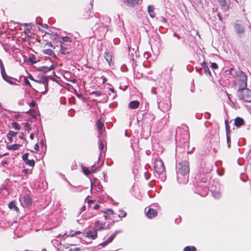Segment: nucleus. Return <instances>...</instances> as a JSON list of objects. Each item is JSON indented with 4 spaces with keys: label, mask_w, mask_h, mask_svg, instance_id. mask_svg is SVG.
I'll use <instances>...</instances> for the list:
<instances>
[{
    "label": "nucleus",
    "mask_w": 251,
    "mask_h": 251,
    "mask_svg": "<svg viewBox=\"0 0 251 251\" xmlns=\"http://www.w3.org/2000/svg\"><path fill=\"white\" fill-rule=\"evenodd\" d=\"M188 163L187 161L181 162L178 164V179L184 183L188 181Z\"/></svg>",
    "instance_id": "nucleus-1"
},
{
    "label": "nucleus",
    "mask_w": 251,
    "mask_h": 251,
    "mask_svg": "<svg viewBox=\"0 0 251 251\" xmlns=\"http://www.w3.org/2000/svg\"><path fill=\"white\" fill-rule=\"evenodd\" d=\"M28 78H29L31 80H32L33 81H35V79L34 78V77L30 74H29V75L28 76Z\"/></svg>",
    "instance_id": "nucleus-46"
},
{
    "label": "nucleus",
    "mask_w": 251,
    "mask_h": 251,
    "mask_svg": "<svg viewBox=\"0 0 251 251\" xmlns=\"http://www.w3.org/2000/svg\"><path fill=\"white\" fill-rule=\"evenodd\" d=\"M154 168L156 172L159 174H162L165 170L164 164L161 159H156L155 160Z\"/></svg>",
    "instance_id": "nucleus-7"
},
{
    "label": "nucleus",
    "mask_w": 251,
    "mask_h": 251,
    "mask_svg": "<svg viewBox=\"0 0 251 251\" xmlns=\"http://www.w3.org/2000/svg\"><path fill=\"white\" fill-rule=\"evenodd\" d=\"M217 15H218V17L219 20L220 21H222L223 19H222V17L221 14L219 13H218Z\"/></svg>",
    "instance_id": "nucleus-52"
},
{
    "label": "nucleus",
    "mask_w": 251,
    "mask_h": 251,
    "mask_svg": "<svg viewBox=\"0 0 251 251\" xmlns=\"http://www.w3.org/2000/svg\"><path fill=\"white\" fill-rule=\"evenodd\" d=\"M100 207V205L99 204H96L94 207V209H96V210H97V209H99Z\"/></svg>",
    "instance_id": "nucleus-48"
},
{
    "label": "nucleus",
    "mask_w": 251,
    "mask_h": 251,
    "mask_svg": "<svg viewBox=\"0 0 251 251\" xmlns=\"http://www.w3.org/2000/svg\"><path fill=\"white\" fill-rule=\"evenodd\" d=\"M71 45L65 43H60V51L61 54H67L70 52Z\"/></svg>",
    "instance_id": "nucleus-9"
},
{
    "label": "nucleus",
    "mask_w": 251,
    "mask_h": 251,
    "mask_svg": "<svg viewBox=\"0 0 251 251\" xmlns=\"http://www.w3.org/2000/svg\"><path fill=\"white\" fill-rule=\"evenodd\" d=\"M29 61L32 63H36L37 62L38 60L36 59V58L35 57V56L34 55H32V56L30 57L29 58Z\"/></svg>",
    "instance_id": "nucleus-33"
},
{
    "label": "nucleus",
    "mask_w": 251,
    "mask_h": 251,
    "mask_svg": "<svg viewBox=\"0 0 251 251\" xmlns=\"http://www.w3.org/2000/svg\"><path fill=\"white\" fill-rule=\"evenodd\" d=\"M205 73L207 75L208 74L209 75H211V73L209 69L207 67H204L203 68Z\"/></svg>",
    "instance_id": "nucleus-36"
},
{
    "label": "nucleus",
    "mask_w": 251,
    "mask_h": 251,
    "mask_svg": "<svg viewBox=\"0 0 251 251\" xmlns=\"http://www.w3.org/2000/svg\"><path fill=\"white\" fill-rule=\"evenodd\" d=\"M226 140H227V146L228 148H230V138L229 133H227V134H226Z\"/></svg>",
    "instance_id": "nucleus-34"
},
{
    "label": "nucleus",
    "mask_w": 251,
    "mask_h": 251,
    "mask_svg": "<svg viewBox=\"0 0 251 251\" xmlns=\"http://www.w3.org/2000/svg\"><path fill=\"white\" fill-rule=\"evenodd\" d=\"M28 153H25V154H24L22 156V158H23V160L25 162H26L27 160H28Z\"/></svg>",
    "instance_id": "nucleus-35"
},
{
    "label": "nucleus",
    "mask_w": 251,
    "mask_h": 251,
    "mask_svg": "<svg viewBox=\"0 0 251 251\" xmlns=\"http://www.w3.org/2000/svg\"><path fill=\"white\" fill-rule=\"evenodd\" d=\"M43 52L44 54H48L49 55L52 56L54 58H56V54L54 53L53 50L51 49H46L43 50Z\"/></svg>",
    "instance_id": "nucleus-22"
},
{
    "label": "nucleus",
    "mask_w": 251,
    "mask_h": 251,
    "mask_svg": "<svg viewBox=\"0 0 251 251\" xmlns=\"http://www.w3.org/2000/svg\"><path fill=\"white\" fill-rule=\"evenodd\" d=\"M246 24L242 21L236 20L233 24V27L236 34L239 37L244 36L246 32Z\"/></svg>",
    "instance_id": "nucleus-2"
},
{
    "label": "nucleus",
    "mask_w": 251,
    "mask_h": 251,
    "mask_svg": "<svg viewBox=\"0 0 251 251\" xmlns=\"http://www.w3.org/2000/svg\"><path fill=\"white\" fill-rule=\"evenodd\" d=\"M54 68H55V67L53 65H51L50 67L42 66L41 68L40 71H42L45 73H46V72H48L51 70H54Z\"/></svg>",
    "instance_id": "nucleus-23"
},
{
    "label": "nucleus",
    "mask_w": 251,
    "mask_h": 251,
    "mask_svg": "<svg viewBox=\"0 0 251 251\" xmlns=\"http://www.w3.org/2000/svg\"><path fill=\"white\" fill-rule=\"evenodd\" d=\"M105 220H111L113 222L118 221L117 212L111 209H107L102 212Z\"/></svg>",
    "instance_id": "nucleus-5"
},
{
    "label": "nucleus",
    "mask_w": 251,
    "mask_h": 251,
    "mask_svg": "<svg viewBox=\"0 0 251 251\" xmlns=\"http://www.w3.org/2000/svg\"><path fill=\"white\" fill-rule=\"evenodd\" d=\"M37 83H38V85H42L44 83H48V80L46 76H43L39 80H36L35 79V81H34Z\"/></svg>",
    "instance_id": "nucleus-25"
},
{
    "label": "nucleus",
    "mask_w": 251,
    "mask_h": 251,
    "mask_svg": "<svg viewBox=\"0 0 251 251\" xmlns=\"http://www.w3.org/2000/svg\"><path fill=\"white\" fill-rule=\"evenodd\" d=\"M189 251H196V249L194 246H189Z\"/></svg>",
    "instance_id": "nucleus-45"
},
{
    "label": "nucleus",
    "mask_w": 251,
    "mask_h": 251,
    "mask_svg": "<svg viewBox=\"0 0 251 251\" xmlns=\"http://www.w3.org/2000/svg\"><path fill=\"white\" fill-rule=\"evenodd\" d=\"M105 59L108 62L109 65H111V64L112 62V53L110 52H107L104 53V56Z\"/></svg>",
    "instance_id": "nucleus-21"
},
{
    "label": "nucleus",
    "mask_w": 251,
    "mask_h": 251,
    "mask_svg": "<svg viewBox=\"0 0 251 251\" xmlns=\"http://www.w3.org/2000/svg\"><path fill=\"white\" fill-rule=\"evenodd\" d=\"M119 231H116L114 232V233H113L105 241L100 243V245L102 247H105L107 246L109 243H111L114 239L115 238V237L117 235V234L119 233Z\"/></svg>",
    "instance_id": "nucleus-11"
},
{
    "label": "nucleus",
    "mask_w": 251,
    "mask_h": 251,
    "mask_svg": "<svg viewBox=\"0 0 251 251\" xmlns=\"http://www.w3.org/2000/svg\"><path fill=\"white\" fill-rule=\"evenodd\" d=\"M92 94L95 95L96 96H100L101 95V93L99 91H93Z\"/></svg>",
    "instance_id": "nucleus-42"
},
{
    "label": "nucleus",
    "mask_w": 251,
    "mask_h": 251,
    "mask_svg": "<svg viewBox=\"0 0 251 251\" xmlns=\"http://www.w3.org/2000/svg\"><path fill=\"white\" fill-rule=\"evenodd\" d=\"M12 126L15 129L20 130L21 126L19 124L16 122H12L11 123Z\"/></svg>",
    "instance_id": "nucleus-31"
},
{
    "label": "nucleus",
    "mask_w": 251,
    "mask_h": 251,
    "mask_svg": "<svg viewBox=\"0 0 251 251\" xmlns=\"http://www.w3.org/2000/svg\"><path fill=\"white\" fill-rule=\"evenodd\" d=\"M225 125H226V133H229V126L227 123V121L226 120L225 121Z\"/></svg>",
    "instance_id": "nucleus-39"
},
{
    "label": "nucleus",
    "mask_w": 251,
    "mask_h": 251,
    "mask_svg": "<svg viewBox=\"0 0 251 251\" xmlns=\"http://www.w3.org/2000/svg\"><path fill=\"white\" fill-rule=\"evenodd\" d=\"M8 153H5L3 155H0V157H1V156H4V155H7Z\"/></svg>",
    "instance_id": "nucleus-63"
},
{
    "label": "nucleus",
    "mask_w": 251,
    "mask_h": 251,
    "mask_svg": "<svg viewBox=\"0 0 251 251\" xmlns=\"http://www.w3.org/2000/svg\"><path fill=\"white\" fill-rule=\"evenodd\" d=\"M19 137L20 139L25 140V139L24 137V134L22 132H21L19 135Z\"/></svg>",
    "instance_id": "nucleus-44"
},
{
    "label": "nucleus",
    "mask_w": 251,
    "mask_h": 251,
    "mask_svg": "<svg viewBox=\"0 0 251 251\" xmlns=\"http://www.w3.org/2000/svg\"><path fill=\"white\" fill-rule=\"evenodd\" d=\"M88 203H92V202H93V201L92 200H88Z\"/></svg>",
    "instance_id": "nucleus-62"
},
{
    "label": "nucleus",
    "mask_w": 251,
    "mask_h": 251,
    "mask_svg": "<svg viewBox=\"0 0 251 251\" xmlns=\"http://www.w3.org/2000/svg\"><path fill=\"white\" fill-rule=\"evenodd\" d=\"M116 212L118 219H119V218L125 217L126 216V213L123 210H118Z\"/></svg>",
    "instance_id": "nucleus-27"
},
{
    "label": "nucleus",
    "mask_w": 251,
    "mask_h": 251,
    "mask_svg": "<svg viewBox=\"0 0 251 251\" xmlns=\"http://www.w3.org/2000/svg\"><path fill=\"white\" fill-rule=\"evenodd\" d=\"M147 216L149 218H152L157 216V212L156 210L153 209V208H149L147 213Z\"/></svg>",
    "instance_id": "nucleus-14"
},
{
    "label": "nucleus",
    "mask_w": 251,
    "mask_h": 251,
    "mask_svg": "<svg viewBox=\"0 0 251 251\" xmlns=\"http://www.w3.org/2000/svg\"><path fill=\"white\" fill-rule=\"evenodd\" d=\"M237 95L240 100L245 102L251 101V91L245 88H239Z\"/></svg>",
    "instance_id": "nucleus-3"
},
{
    "label": "nucleus",
    "mask_w": 251,
    "mask_h": 251,
    "mask_svg": "<svg viewBox=\"0 0 251 251\" xmlns=\"http://www.w3.org/2000/svg\"><path fill=\"white\" fill-rule=\"evenodd\" d=\"M7 139H8L10 143H12L13 142V138L12 136L9 135V134H7L6 135Z\"/></svg>",
    "instance_id": "nucleus-43"
},
{
    "label": "nucleus",
    "mask_w": 251,
    "mask_h": 251,
    "mask_svg": "<svg viewBox=\"0 0 251 251\" xmlns=\"http://www.w3.org/2000/svg\"><path fill=\"white\" fill-rule=\"evenodd\" d=\"M81 233V232L80 231H76L75 232L74 234H72V236H74L75 235H78Z\"/></svg>",
    "instance_id": "nucleus-54"
},
{
    "label": "nucleus",
    "mask_w": 251,
    "mask_h": 251,
    "mask_svg": "<svg viewBox=\"0 0 251 251\" xmlns=\"http://www.w3.org/2000/svg\"><path fill=\"white\" fill-rule=\"evenodd\" d=\"M140 0H125V2L130 6H134L139 4Z\"/></svg>",
    "instance_id": "nucleus-26"
},
{
    "label": "nucleus",
    "mask_w": 251,
    "mask_h": 251,
    "mask_svg": "<svg viewBox=\"0 0 251 251\" xmlns=\"http://www.w3.org/2000/svg\"><path fill=\"white\" fill-rule=\"evenodd\" d=\"M184 251H188V246H186V247L184 249Z\"/></svg>",
    "instance_id": "nucleus-58"
},
{
    "label": "nucleus",
    "mask_w": 251,
    "mask_h": 251,
    "mask_svg": "<svg viewBox=\"0 0 251 251\" xmlns=\"http://www.w3.org/2000/svg\"><path fill=\"white\" fill-rule=\"evenodd\" d=\"M148 12L151 17L153 18L156 16V14L154 12V7L153 6L149 5L148 7Z\"/></svg>",
    "instance_id": "nucleus-18"
},
{
    "label": "nucleus",
    "mask_w": 251,
    "mask_h": 251,
    "mask_svg": "<svg viewBox=\"0 0 251 251\" xmlns=\"http://www.w3.org/2000/svg\"><path fill=\"white\" fill-rule=\"evenodd\" d=\"M2 163L3 164V165L7 164V162L6 161H2Z\"/></svg>",
    "instance_id": "nucleus-60"
},
{
    "label": "nucleus",
    "mask_w": 251,
    "mask_h": 251,
    "mask_svg": "<svg viewBox=\"0 0 251 251\" xmlns=\"http://www.w3.org/2000/svg\"><path fill=\"white\" fill-rule=\"evenodd\" d=\"M237 83L239 88L247 87V78L245 74L242 71H239L237 74Z\"/></svg>",
    "instance_id": "nucleus-6"
},
{
    "label": "nucleus",
    "mask_w": 251,
    "mask_h": 251,
    "mask_svg": "<svg viewBox=\"0 0 251 251\" xmlns=\"http://www.w3.org/2000/svg\"><path fill=\"white\" fill-rule=\"evenodd\" d=\"M106 78H104L103 79V83H105L106 82Z\"/></svg>",
    "instance_id": "nucleus-64"
},
{
    "label": "nucleus",
    "mask_w": 251,
    "mask_h": 251,
    "mask_svg": "<svg viewBox=\"0 0 251 251\" xmlns=\"http://www.w3.org/2000/svg\"><path fill=\"white\" fill-rule=\"evenodd\" d=\"M140 104V102L138 100L131 101L129 103V107L130 109H134L137 108Z\"/></svg>",
    "instance_id": "nucleus-17"
},
{
    "label": "nucleus",
    "mask_w": 251,
    "mask_h": 251,
    "mask_svg": "<svg viewBox=\"0 0 251 251\" xmlns=\"http://www.w3.org/2000/svg\"><path fill=\"white\" fill-rule=\"evenodd\" d=\"M23 172L25 174V175H27L28 174V170L26 169H25L24 170H23Z\"/></svg>",
    "instance_id": "nucleus-55"
},
{
    "label": "nucleus",
    "mask_w": 251,
    "mask_h": 251,
    "mask_svg": "<svg viewBox=\"0 0 251 251\" xmlns=\"http://www.w3.org/2000/svg\"><path fill=\"white\" fill-rule=\"evenodd\" d=\"M0 72H1V76L4 80H5L8 83H9V84H10L11 85H16V83H15L14 82L11 80V79L12 78L10 76L7 75L5 70L4 65H1Z\"/></svg>",
    "instance_id": "nucleus-8"
},
{
    "label": "nucleus",
    "mask_w": 251,
    "mask_h": 251,
    "mask_svg": "<svg viewBox=\"0 0 251 251\" xmlns=\"http://www.w3.org/2000/svg\"><path fill=\"white\" fill-rule=\"evenodd\" d=\"M223 11H226L230 5V0H218Z\"/></svg>",
    "instance_id": "nucleus-10"
},
{
    "label": "nucleus",
    "mask_w": 251,
    "mask_h": 251,
    "mask_svg": "<svg viewBox=\"0 0 251 251\" xmlns=\"http://www.w3.org/2000/svg\"><path fill=\"white\" fill-rule=\"evenodd\" d=\"M47 83H44L42 85H35V87L36 89V91L40 93H45L47 91Z\"/></svg>",
    "instance_id": "nucleus-13"
},
{
    "label": "nucleus",
    "mask_w": 251,
    "mask_h": 251,
    "mask_svg": "<svg viewBox=\"0 0 251 251\" xmlns=\"http://www.w3.org/2000/svg\"><path fill=\"white\" fill-rule=\"evenodd\" d=\"M104 229V227H100L99 228V229L100 230H101V229ZM98 229H95L93 231H89L87 232V236L89 237V238H92V239H96L97 236H98Z\"/></svg>",
    "instance_id": "nucleus-12"
},
{
    "label": "nucleus",
    "mask_w": 251,
    "mask_h": 251,
    "mask_svg": "<svg viewBox=\"0 0 251 251\" xmlns=\"http://www.w3.org/2000/svg\"><path fill=\"white\" fill-rule=\"evenodd\" d=\"M72 42V39L68 37V36H63V37H62L61 38V40L60 41V43H61V42H63V43H65V42H68V43H71Z\"/></svg>",
    "instance_id": "nucleus-28"
},
{
    "label": "nucleus",
    "mask_w": 251,
    "mask_h": 251,
    "mask_svg": "<svg viewBox=\"0 0 251 251\" xmlns=\"http://www.w3.org/2000/svg\"><path fill=\"white\" fill-rule=\"evenodd\" d=\"M97 128L100 135L102 134V130L104 127V124L101 122V119H99L96 122Z\"/></svg>",
    "instance_id": "nucleus-15"
},
{
    "label": "nucleus",
    "mask_w": 251,
    "mask_h": 251,
    "mask_svg": "<svg viewBox=\"0 0 251 251\" xmlns=\"http://www.w3.org/2000/svg\"><path fill=\"white\" fill-rule=\"evenodd\" d=\"M25 204L27 206H30L32 203V200L29 195H26L23 197Z\"/></svg>",
    "instance_id": "nucleus-16"
},
{
    "label": "nucleus",
    "mask_w": 251,
    "mask_h": 251,
    "mask_svg": "<svg viewBox=\"0 0 251 251\" xmlns=\"http://www.w3.org/2000/svg\"><path fill=\"white\" fill-rule=\"evenodd\" d=\"M29 137H30V139L33 140L34 139V134L33 133H31L30 134V136Z\"/></svg>",
    "instance_id": "nucleus-53"
},
{
    "label": "nucleus",
    "mask_w": 251,
    "mask_h": 251,
    "mask_svg": "<svg viewBox=\"0 0 251 251\" xmlns=\"http://www.w3.org/2000/svg\"><path fill=\"white\" fill-rule=\"evenodd\" d=\"M83 172L86 175H89L91 174V171L87 168L85 167L82 168Z\"/></svg>",
    "instance_id": "nucleus-32"
},
{
    "label": "nucleus",
    "mask_w": 251,
    "mask_h": 251,
    "mask_svg": "<svg viewBox=\"0 0 251 251\" xmlns=\"http://www.w3.org/2000/svg\"><path fill=\"white\" fill-rule=\"evenodd\" d=\"M86 209V206L85 205H83L81 208V211H84V210H85Z\"/></svg>",
    "instance_id": "nucleus-56"
},
{
    "label": "nucleus",
    "mask_w": 251,
    "mask_h": 251,
    "mask_svg": "<svg viewBox=\"0 0 251 251\" xmlns=\"http://www.w3.org/2000/svg\"><path fill=\"white\" fill-rule=\"evenodd\" d=\"M46 45H47V46H49V47H51L53 48V49H54V48H55V47L53 46V45H52V43H50H50H47L46 44Z\"/></svg>",
    "instance_id": "nucleus-50"
},
{
    "label": "nucleus",
    "mask_w": 251,
    "mask_h": 251,
    "mask_svg": "<svg viewBox=\"0 0 251 251\" xmlns=\"http://www.w3.org/2000/svg\"><path fill=\"white\" fill-rule=\"evenodd\" d=\"M36 105V103L35 101L32 100V101L30 103V106L32 107H35Z\"/></svg>",
    "instance_id": "nucleus-47"
},
{
    "label": "nucleus",
    "mask_w": 251,
    "mask_h": 251,
    "mask_svg": "<svg viewBox=\"0 0 251 251\" xmlns=\"http://www.w3.org/2000/svg\"><path fill=\"white\" fill-rule=\"evenodd\" d=\"M21 147V145L20 144H13V145H7V149L9 150H17L18 149H19Z\"/></svg>",
    "instance_id": "nucleus-24"
},
{
    "label": "nucleus",
    "mask_w": 251,
    "mask_h": 251,
    "mask_svg": "<svg viewBox=\"0 0 251 251\" xmlns=\"http://www.w3.org/2000/svg\"><path fill=\"white\" fill-rule=\"evenodd\" d=\"M74 251H80V249L79 248H76L75 249Z\"/></svg>",
    "instance_id": "nucleus-57"
},
{
    "label": "nucleus",
    "mask_w": 251,
    "mask_h": 251,
    "mask_svg": "<svg viewBox=\"0 0 251 251\" xmlns=\"http://www.w3.org/2000/svg\"><path fill=\"white\" fill-rule=\"evenodd\" d=\"M93 4H87L83 6L81 10V15L84 20L90 19L93 16Z\"/></svg>",
    "instance_id": "nucleus-4"
},
{
    "label": "nucleus",
    "mask_w": 251,
    "mask_h": 251,
    "mask_svg": "<svg viewBox=\"0 0 251 251\" xmlns=\"http://www.w3.org/2000/svg\"><path fill=\"white\" fill-rule=\"evenodd\" d=\"M1 65H3L2 61L1 59H0V68H1Z\"/></svg>",
    "instance_id": "nucleus-59"
},
{
    "label": "nucleus",
    "mask_w": 251,
    "mask_h": 251,
    "mask_svg": "<svg viewBox=\"0 0 251 251\" xmlns=\"http://www.w3.org/2000/svg\"><path fill=\"white\" fill-rule=\"evenodd\" d=\"M25 127L28 131L31 130V127L30 124L28 123H25Z\"/></svg>",
    "instance_id": "nucleus-40"
},
{
    "label": "nucleus",
    "mask_w": 251,
    "mask_h": 251,
    "mask_svg": "<svg viewBox=\"0 0 251 251\" xmlns=\"http://www.w3.org/2000/svg\"><path fill=\"white\" fill-rule=\"evenodd\" d=\"M13 117L15 119H18L19 117H20V115L19 114H16L13 116Z\"/></svg>",
    "instance_id": "nucleus-51"
},
{
    "label": "nucleus",
    "mask_w": 251,
    "mask_h": 251,
    "mask_svg": "<svg viewBox=\"0 0 251 251\" xmlns=\"http://www.w3.org/2000/svg\"><path fill=\"white\" fill-rule=\"evenodd\" d=\"M211 67L212 69H216L218 68V65L216 63H211Z\"/></svg>",
    "instance_id": "nucleus-41"
},
{
    "label": "nucleus",
    "mask_w": 251,
    "mask_h": 251,
    "mask_svg": "<svg viewBox=\"0 0 251 251\" xmlns=\"http://www.w3.org/2000/svg\"><path fill=\"white\" fill-rule=\"evenodd\" d=\"M8 207L11 209L15 211L16 212H19V209L18 208V207L15 204V201H10L8 204Z\"/></svg>",
    "instance_id": "nucleus-20"
},
{
    "label": "nucleus",
    "mask_w": 251,
    "mask_h": 251,
    "mask_svg": "<svg viewBox=\"0 0 251 251\" xmlns=\"http://www.w3.org/2000/svg\"><path fill=\"white\" fill-rule=\"evenodd\" d=\"M244 121L241 118L237 117L234 120V124H235V126L237 127L241 126L242 125H243L244 124Z\"/></svg>",
    "instance_id": "nucleus-19"
},
{
    "label": "nucleus",
    "mask_w": 251,
    "mask_h": 251,
    "mask_svg": "<svg viewBox=\"0 0 251 251\" xmlns=\"http://www.w3.org/2000/svg\"><path fill=\"white\" fill-rule=\"evenodd\" d=\"M34 149L36 151H39V145L38 144V143H36L35 146H34Z\"/></svg>",
    "instance_id": "nucleus-49"
},
{
    "label": "nucleus",
    "mask_w": 251,
    "mask_h": 251,
    "mask_svg": "<svg viewBox=\"0 0 251 251\" xmlns=\"http://www.w3.org/2000/svg\"><path fill=\"white\" fill-rule=\"evenodd\" d=\"M17 134H18L17 132H14L13 131H9V132L8 133V134H9V135H10L12 137L16 136Z\"/></svg>",
    "instance_id": "nucleus-38"
},
{
    "label": "nucleus",
    "mask_w": 251,
    "mask_h": 251,
    "mask_svg": "<svg viewBox=\"0 0 251 251\" xmlns=\"http://www.w3.org/2000/svg\"><path fill=\"white\" fill-rule=\"evenodd\" d=\"M25 163L29 166L33 167L35 165V161L33 159L27 160Z\"/></svg>",
    "instance_id": "nucleus-29"
},
{
    "label": "nucleus",
    "mask_w": 251,
    "mask_h": 251,
    "mask_svg": "<svg viewBox=\"0 0 251 251\" xmlns=\"http://www.w3.org/2000/svg\"><path fill=\"white\" fill-rule=\"evenodd\" d=\"M212 194L213 196L216 199L220 198L221 196V194L218 191H213Z\"/></svg>",
    "instance_id": "nucleus-30"
},
{
    "label": "nucleus",
    "mask_w": 251,
    "mask_h": 251,
    "mask_svg": "<svg viewBox=\"0 0 251 251\" xmlns=\"http://www.w3.org/2000/svg\"><path fill=\"white\" fill-rule=\"evenodd\" d=\"M24 82L26 85L28 86H31V84H30L29 81L28 80L27 77H25L24 78Z\"/></svg>",
    "instance_id": "nucleus-37"
},
{
    "label": "nucleus",
    "mask_w": 251,
    "mask_h": 251,
    "mask_svg": "<svg viewBox=\"0 0 251 251\" xmlns=\"http://www.w3.org/2000/svg\"><path fill=\"white\" fill-rule=\"evenodd\" d=\"M109 90L112 92H114V89L113 88H109Z\"/></svg>",
    "instance_id": "nucleus-61"
}]
</instances>
